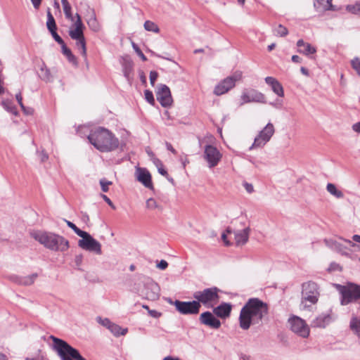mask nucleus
<instances>
[{
    "label": "nucleus",
    "instance_id": "1",
    "mask_svg": "<svg viewBox=\"0 0 360 360\" xmlns=\"http://www.w3.org/2000/svg\"><path fill=\"white\" fill-rule=\"evenodd\" d=\"M268 314L269 307L266 303L259 298H250L240 310V327L243 330H248L252 324L262 322Z\"/></svg>",
    "mask_w": 360,
    "mask_h": 360
},
{
    "label": "nucleus",
    "instance_id": "2",
    "mask_svg": "<svg viewBox=\"0 0 360 360\" xmlns=\"http://www.w3.org/2000/svg\"><path fill=\"white\" fill-rule=\"evenodd\" d=\"M91 145L101 152H110L118 148L119 140L108 129L98 127L91 129Z\"/></svg>",
    "mask_w": 360,
    "mask_h": 360
},
{
    "label": "nucleus",
    "instance_id": "3",
    "mask_svg": "<svg viewBox=\"0 0 360 360\" xmlns=\"http://www.w3.org/2000/svg\"><path fill=\"white\" fill-rule=\"evenodd\" d=\"M32 236L46 248L52 251L64 252L69 248V242L63 236L51 233L35 231Z\"/></svg>",
    "mask_w": 360,
    "mask_h": 360
},
{
    "label": "nucleus",
    "instance_id": "4",
    "mask_svg": "<svg viewBox=\"0 0 360 360\" xmlns=\"http://www.w3.org/2000/svg\"><path fill=\"white\" fill-rule=\"evenodd\" d=\"M53 340L52 349L61 360H86L75 348L65 340L53 335L49 337Z\"/></svg>",
    "mask_w": 360,
    "mask_h": 360
},
{
    "label": "nucleus",
    "instance_id": "5",
    "mask_svg": "<svg viewBox=\"0 0 360 360\" xmlns=\"http://www.w3.org/2000/svg\"><path fill=\"white\" fill-rule=\"evenodd\" d=\"M335 287L340 295L341 305L359 302L358 310L360 311V285L349 282L347 285L335 284Z\"/></svg>",
    "mask_w": 360,
    "mask_h": 360
},
{
    "label": "nucleus",
    "instance_id": "6",
    "mask_svg": "<svg viewBox=\"0 0 360 360\" xmlns=\"http://www.w3.org/2000/svg\"><path fill=\"white\" fill-rule=\"evenodd\" d=\"M319 295V288L317 283L314 281L303 283L302 284L301 308L310 310L311 305L318 302Z\"/></svg>",
    "mask_w": 360,
    "mask_h": 360
},
{
    "label": "nucleus",
    "instance_id": "7",
    "mask_svg": "<svg viewBox=\"0 0 360 360\" xmlns=\"http://www.w3.org/2000/svg\"><path fill=\"white\" fill-rule=\"evenodd\" d=\"M76 18L77 19L70 27L68 33L71 39L76 41L75 46L78 51L84 57L85 60H86V42L83 33L84 25L79 14H76Z\"/></svg>",
    "mask_w": 360,
    "mask_h": 360
},
{
    "label": "nucleus",
    "instance_id": "8",
    "mask_svg": "<svg viewBox=\"0 0 360 360\" xmlns=\"http://www.w3.org/2000/svg\"><path fill=\"white\" fill-rule=\"evenodd\" d=\"M220 290L217 287L205 288L203 290L196 291L193 297L199 304L207 305L213 302H217L219 299Z\"/></svg>",
    "mask_w": 360,
    "mask_h": 360
},
{
    "label": "nucleus",
    "instance_id": "9",
    "mask_svg": "<svg viewBox=\"0 0 360 360\" xmlns=\"http://www.w3.org/2000/svg\"><path fill=\"white\" fill-rule=\"evenodd\" d=\"M169 302L175 307L176 311L184 315L198 314L201 307V304H199V302H196V300L184 302L176 300L173 302L169 299Z\"/></svg>",
    "mask_w": 360,
    "mask_h": 360
},
{
    "label": "nucleus",
    "instance_id": "10",
    "mask_svg": "<svg viewBox=\"0 0 360 360\" xmlns=\"http://www.w3.org/2000/svg\"><path fill=\"white\" fill-rule=\"evenodd\" d=\"M274 132V126L272 123L269 122L255 137L254 143L250 146V150L253 148L264 146L268 141H269Z\"/></svg>",
    "mask_w": 360,
    "mask_h": 360
},
{
    "label": "nucleus",
    "instance_id": "11",
    "mask_svg": "<svg viewBox=\"0 0 360 360\" xmlns=\"http://www.w3.org/2000/svg\"><path fill=\"white\" fill-rule=\"evenodd\" d=\"M240 72H236L234 75L227 77L214 87V94L220 96L228 92L235 86L236 82L240 80Z\"/></svg>",
    "mask_w": 360,
    "mask_h": 360
},
{
    "label": "nucleus",
    "instance_id": "12",
    "mask_svg": "<svg viewBox=\"0 0 360 360\" xmlns=\"http://www.w3.org/2000/svg\"><path fill=\"white\" fill-rule=\"evenodd\" d=\"M290 329L292 332L302 338H307L309 335V328L306 322L301 318L293 316L288 319Z\"/></svg>",
    "mask_w": 360,
    "mask_h": 360
},
{
    "label": "nucleus",
    "instance_id": "13",
    "mask_svg": "<svg viewBox=\"0 0 360 360\" xmlns=\"http://www.w3.org/2000/svg\"><path fill=\"white\" fill-rule=\"evenodd\" d=\"M203 157L207 162L208 167L212 168L219 164L222 158V155L215 146L206 145L205 146Z\"/></svg>",
    "mask_w": 360,
    "mask_h": 360
},
{
    "label": "nucleus",
    "instance_id": "14",
    "mask_svg": "<svg viewBox=\"0 0 360 360\" xmlns=\"http://www.w3.org/2000/svg\"><path fill=\"white\" fill-rule=\"evenodd\" d=\"M142 295L148 300H156L160 297V287L153 280L148 278L144 283Z\"/></svg>",
    "mask_w": 360,
    "mask_h": 360
},
{
    "label": "nucleus",
    "instance_id": "15",
    "mask_svg": "<svg viewBox=\"0 0 360 360\" xmlns=\"http://www.w3.org/2000/svg\"><path fill=\"white\" fill-rule=\"evenodd\" d=\"M240 98L242 100L240 103L241 105L245 103L252 102L262 103H266L265 96L262 93L253 89H245L240 96Z\"/></svg>",
    "mask_w": 360,
    "mask_h": 360
},
{
    "label": "nucleus",
    "instance_id": "16",
    "mask_svg": "<svg viewBox=\"0 0 360 360\" xmlns=\"http://www.w3.org/2000/svg\"><path fill=\"white\" fill-rule=\"evenodd\" d=\"M157 100L164 108L172 105L173 102L169 88L165 84H160L156 93Z\"/></svg>",
    "mask_w": 360,
    "mask_h": 360
},
{
    "label": "nucleus",
    "instance_id": "17",
    "mask_svg": "<svg viewBox=\"0 0 360 360\" xmlns=\"http://www.w3.org/2000/svg\"><path fill=\"white\" fill-rule=\"evenodd\" d=\"M65 221L66 222L67 225L75 231L76 234L82 238V239L79 240L78 242L79 246L86 250H90V235L87 232L79 229L72 222L68 220H65Z\"/></svg>",
    "mask_w": 360,
    "mask_h": 360
},
{
    "label": "nucleus",
    "instance_id": "18",
    "mask_svg": "<svg viewBox=\"0 0 360 360\" xmlns=\"http://www.w3.org/2000/svg\"><path fill=\"white\" fill-rule=\"evenodd\" d=\"M135 174L137 181L141 182L145 187L150 190L154 189L151 174L146 168L136 167Z\"/></svg>",
    "mask_w": 360,
    "mask_h": 360
},
{
    "label": "nucleus",
    "instance_id": "19",
    "mask_svg": "<svg viewBox=\"0 0 360 360\" xmlns=\"http://www.w3.org/2000/svg\"><path fill=\"white\" fill-rule=\"evenodd\" d=\"M200 323L213 329H219L221 327V321L210 311L202 313L199 317Z\"/></svg>",
    "mask_w": 360,
    "mask_h": 360
},
{
    "label": "nucleus",
    "instance_id": "20",
    "mask_svg": "<svg viewBox=\"0 0 360 360\" xmlns=\"http://www.w3.org/2000/svg\"><path fill=\"white\" fill-rule=\"evenodd\" d=\"M232 305L230 303L223 302L214 308L213 313L221 319H226L230 316Z\"/></svg>",
    "mask_w": 360,
    "mask_h": 360
},
{
    "label": "nucleus",
    "instance_id": "21",
    "mask_svg": "<svg viewBox=\"0 0 360 360\" xmlns=\"http://www.w3.org/2000/svg\"><path fill=\"white\" fill-rule=\"evenodd\" d=\"M265 82L271 87L272 91L278 96H284V91L282 84L273 77H266Z\"/></svg>",
    "mask_w": 360,
    "mask_h": 360
},
{
    "label": "nucleus",
    "instance_id": "22",
    "mask_svg": "<svg viewBox=\"0 0 360 360\" xmlns=\"http://www.w3.org/2000/svg\"><path fill=\"white\" fill-rule=\"evenodd\" d=\"M250 232V227L245 228L242 231H238L234 233L236 245L240 246L245 245L249 239Z\"/></svg>",
    "mask_w": 360,
    "mask_h": 360
},
{
    "label": "nucleus",
    "instance_id": "23",
    "mask_svg": "<svg viewBox=\"0 0 360 360\" xmlns=\"http://www.w3.org/2000/svg\"><path fill=\"white\" fill-rule=\"evenodd\" d=\"M332 319L330 314H321L312 321V326L316 328H325L328 325Z\"/></svg>",
    "mask_w": 360,
    "mask_h": 360
},
{
    "label": "nucleus",
    "instance_id": "24",
    "mask_svg": "<svg viewBox=\"0 0 360 360\" xmlns=\"http://www.w3.org/2000/svg\"><path fill=\"white\" fill-rule=\"evenodd\" d=\"M115 337H119L120 335H124L127 333L128 329L127 328H122L119 325L111 323L108 328Z\"/></svg>",
    "mask_w": 360,
    "mask_h": 360
},
{
    "label": "nucleus",
    "instance_id": "25",
    "mask_svg": "<svg viewBox=\"0 0 360 360\" xmlns=\"http://www.w3.org/2000/svg\"><path fill=\"white\" fill-rule=\"evenodd\" d=\"M349 328L360 338V319L357 316H352L349 322Z\"/></svg>",
    "mask_w": 360,
    "mask_h": 360
},
{
    "label": "nucleus",
    "instance_id": "26",
    "mask_svg": "<svg viewBox=\"0 0 360 360\" xmlns=\"http://www.w3.org/2000/svg\"><path fill=\"white\" fill-rule=\"evenodd\" d=\"M122 70L124 76L126 77L127 80H129L131 78V75L133 71V63L130 60H124L122 63Z\"/></svg>",
    "mask_w": 360,
    "mask_h": 360
},
{
    "label": "nucleus",
    "instance_id": "27",
    "mask_svg": "<svg viewBox=\"0 0 360 360\" xmlns=\"http://www.w3.org/2000/svg\"><path fill=\"white\" fill-rule=\"evenodd\" d=\"M38 277V274L37 273L30 274L29 276L19 278L18 281H16L19 284L23 285H30L34 283L35 279Z\"/></svg>",
    "mask_w": 360,
    "mask_h": 360
},
{
    "label": "nucleus",
    "instance_id": "28",
    "mask_svg": "<svg viewBox=\"0 0 360 360\" xmlns=\"http://www.w3.org/2000/svg\"><path fill=\"white\" fill-rule=\"evenodd\" d=\"M77 132L82 138H86L90 143V126L89 124L79 126Z\"/></svg>",
    "mask_w": 360,
    "mask_h": 360
},
{
    "label": "nucleus",
    "instance_id": "29",
    "mask_svg": "<svg viewBox=\"0 0 360 360\" xmlns=\"http://www.w3.org/2000/svg\"><path fill=\"white\" fill-rule=\"evenodd\" d=\"M314 7L317 12L322 13L326 11H332L325 3L324 0H314Z\"/></svg>",
    "mask_w": 360,
    "mask_h": 360
},
{
    "label": "nucleus",
    "instance_id": "30",
    "mask_svg": "<svg viewBox=\"0 0 360 360\" xmlns=\"http://www.w3.org/2000/svg\"><path fill=\"white\" fill-rule=\"evenodd\" d=\"M61 3L63 5V11H64L65 18L67 19L71 20L72 22H74L75 20V17L72 15V12H71L72 8H71L70 4L68 1V0H63V2H61Z\"/></svg>",
    "mask_w": 360,
    "mask_h": 360
},
{
    "label": "nucleus",
    "instance_id": "31",
    "mask_svg": "<svg viewBox=\"0 0 360 360\" xmlns=\"http://www.w3.org/2000/svg\"><path fill=\"white\" fill-rule=\"evenodd\" d=\"M40 77L41 79L46 82H50L52 79V76L50 72V70L44 63H43L40 68Z\"/></svg>",
    "mask_w": 360,
    "mask_h": 360
},
{
    "label": "nucleus",
    "instance_id": "32",
    "mask_svg": "<svg viewBox=\"0 0 360 360\" xmlns=\"http://www.w3.org/2000/svg\"><path fill=\"white\" fill-rule=\"evenodd\" d=\"M327 191L333 195L335 196L338 198H342L344 197L343 193L338 190L335 185L331 183H328L327 184Z\"/></svg>",
    "mask_w": 360,
    "mask_h": 360
},
{
    "label": "nucleus",
    "instance_id": "33",
    "mask_svg": "<svg viewBox=\"0 0 360 360\" xmlns=\"http://www.w3.org/2000/svg\"><path fill=\"white\" fill-rule=\"evenodd\" d=\"M46 26L49 32L57 30L55 19L49 10L47 12Z\"/></svg>",
    "mask_w": 360,
    "mask_h": 360
},
{
    "label": "nucleus",
    "instance_id": "34",
    "mask_svg": "<svg viewBox=\"0 0 360 360\" xmlns=\"http://www.w3.org/2000/svg\"><path fill=\"white\" fill-rule=\"evenodd\" d=\"M297 52L309 56L311 54L315 53L316 52V49L308 43L305 46L302 47V49H298Z\"/></svg>",
    "mask_w": 360,
    "mask_h": 360
},
{
    "label": "nucleus",
    "instance_id": "35",
    "mask_svg": "<svg viewBox=\"0 0 360 360\" xmlns=\"http://www.w3.org/2000/svg\"><path fill=\"white\" fill-rule=\"evenodd\" d=\"M143 27L145 30L148 32H153L155 33H158L160 32L158 26L155 22L150 20H146L144 22Z\"/></svg>",
    "mask_w": 360,
    "mask_h": 360
},
{
    "label": "nucleus",
    "instance_id": "36",
    "mask_svg": "<svg viewBox=\"0 0 360 360\" xmlns=\"http://www.w3.org/2000/svg\"><path fill=\"white\" fill-rule=\"evenodd\" d=\"M60 45L62 48V53H63V55H65L67 57L70 62L74 63L75 61V58L74 55L72 53L71 50L67 47L65 42H63V44Z\"/></svg>",
    "mask_w": 360,
    "mask_h": 360
},
{
    "label": "nucleus",
    "instance_id": "37",
    "mask_svg": "<svg viewBox=\"0 0 360 360\" xmlns=\"http://www.w3.org/2000/svg\"><path fill=\"white\" fill-rule=\"evenodd\" d=\"M274 34L278 37H285L288 34V29L281 24H279L274 30Z\"/></svg>",
    "mask_w": 360,
    "mask_h": 360
},
{
    "label": "nucleus",
    "instance_id": "38",
    "mask_svg": "<svg viewBox=\"0 0 360 360\" xmlns=\"http://www.w3.org/2000/svg\"><path fill=\"white\" fill-rule=\"evenodd\" d=\"M91 252H95L97 255L102 254L101 243L98 241H97L96 239H94L92 236H91Z\"/></svg>",
    "mask_w": 360,
    "mask_h": 360
},
{
    "label": "nucleus",
    "instance_id": "39",
    "mask_svg": "<svg viewBox=\"0 0 360 360\" xmlns=\"http://www.w3.org/2000/svg\"><path fill=\"white\" fill-rule=\"evenodd\" d=\"M101 25L96 18L95 13L93 11H91V31L97 32L101 30Z\"/></svg>",
    "mask_w": 360,
    "mask_h": 360
},
{
    "label": "nucleus",
    "instance_id": "40",
    "mask_svg": "<svg viewBox=\"0 0 360 360\" xmlns=\"http://www.w3.org/2000/svg\"><path fill=\"white\" fill-rule=\"evenodd\" d=\"M346 10L352 14L360 15V1L354 5H347Z\"/></svg>",
    "mask_w": 360,
    "mask_h": 360
},
{
    "label": "nucleus",
    "instance_id": "41",
    "mask_svg": "<svg viewBox=\"0 0 360 360\" xmlns=\"http://www.w3.org/2000/svg\"><path fill=\"white\" fill-rule=\"evenodd\" d=\"M145 98L146 100L152 105H154L155 103V98L153 96V94L150 90H145L144 91Z\"/></svg>",
    "mask_w": 360,
    "mask_h": 360
},
{
    "label": "nucleus",
    "instance_id": "42",
    "mask_svg": "<svg viewBox=\"0 0 360 360\" xmlns=\"http://www.w3.org/2000/svg\"><path fill=\"white\" fill-rule=\"evenodd\" d=\"M352 67L355 70L357 74L360 76V59L357 57L354 58L351 61Z\"/></svg>",
    "mask_w": 360,
    "mask_h": 360
},
{
    "label": "nucleus",
    "instance_id": "43",
    "mask_svg": "<svg viewBox=\"0 0 360 360\" xmlns=\"http://www.w3.org/2000/svg\"><path fill=\"white\" fill-rule=\"evenodd\" d=\"M132 47H133L134 50L135 51V52L141 58V60L143 61L147 60L146 56L143 54V53L142 52V51L140 49V48L139 47V46L136 44H135L134 42H132Z\"/></svg>",
    "mask_w": 360,
    "mask_h": 360
},
{
    "label": "nucleus",
    "instance_id": "44",
    "mask_svg": "<svg viewBox=\"0 0 360 360\" xmlns=\"http://www.w3.org/2000/svg\"><path fill=\"white\" fill-rule=\"evenodd\" d=\"M112 181H108L105 179H102L100 180V184L101 186V190L103 192H108L109 190V186L111 185Z\"/></svg>",
    "mask_w": 360,
    "mask_h": 360
},
{
    "label": "nucleus",
    "instance_id": "45",
    "mask_svg": "<svg viewBox=\"0 0 360 360\" xmlns=\"http://www.w3.org/2000/svg\"><path fill=\"white\" fill-rule=\"evenodd\" d=\"M96 321L99 324L105 327L106 328H108L109 326L112 323L109 319H108V318L102 319L101 316H97Z\"/></svg>",
    "mask_w": 360,
    "mask_h": 360
},
{
    "label": "nucleus",
    "instance_id": "46",
    "mask_svg": "<svg viewBox=\"0 0 360 360\" xmlns=\"http://www.w3.org/2000/svg\"><path fill=\"white\" fill-rule=\"evenodd\" d=\"M146 207L150 210H154L158 207L157 202L153 198H149L146 201Z\"/></svg>",
    "mask_w": 360,
    "mask_h": 360
},
{
    "label": "nucleus",
    "instance_id": "47",
    "mask_svg": "<svg viewBox=\"0 0 360 360\" xmlns=\"http://www.w3.org/2000/svg\"><path fill=\"white\" fill-rule=\"evenodd\" d=\"M2 105L4 106V108L10 112L16 114L15 108L12 105V103L8 101H4L2 102Z\"/></svg>",
    "mask_w": 360,
    "mask_h": 360
},
{
    "label": "nucleus",
    "instance_id": "48",
    "mask_svg": "<svg viewBox=\"0 0 360 360\" xmlns=\"http://www.w3.org/2000/svg\"><path fill=\"white\" fill-rule=\"evenodd\" d=\"M341 270H342L341 266L335 262H332L328 269V271L329 272L335 271H341Z\"/></svg>",
    "mask_w": 360,
    "mask_h": 360
},
{
    "label": "nucleus",
    "instance_id": "49",
    "mask_svg": "<svg viewBox=\"0 0 360 360\" xmlns=\"http://www.w3.org/2000/svg\"><path fill=\"white\" fill-rule=\"evenodd\" d=\"M158 77V73L156 71H150V84L153 86L155 85V82Z\"/></svg>",
    "mask_w": 360,
    "mask_h": 360
},
{
    "label": "nucleus",
    "instance_id": "50",
    "mask_svg": "<svg viewBox=\"0 0 360 360\" xmlns=\"http://www.w3.org/2000/svg\"><path fill=\"white\" fill-rule=\"evenodd\" d=\"M53 38L57 41L60 45L63 44L64 41L63 39L57 34L56 30H53L50 32Z\"/></svg>",
    "mask_w": 360,
    "mask_h": 360
},
{
    "label": "nucleus",
    "instance_id": "51",
    "mask_svg": "<svg viewBox=\"0 0 360 360\" xmlns=\"http://www.w3.org/2000/svg\"><path fill=\"white\" fill-rule=\"evenodd\" d=\"M156 266L161 270H165L167 268L168 263L167 261L162 259L159 262H158Z\"/></svg>",
    "mask_w": 360,
    "mask_h": 360
},
{
    "label": "nucleus",
    "instance_id": "52",
    "mask_svg": "<svg viewBox=\"0 0 360 360\" xmlns=\"http://www.w3.org/2000/svg\"><path fill=\"white\" fill-rule=\"evenodd\" d=\"M148 314L153 318H159L162 316V313L154 309H148Z\"/></svg>",
    "mask_w": 360,
    "mask_h": 360
},
{
    "label": "nucleus",
    "instance_id": "53",
    "mask_svg": "<svg viewBox=\"0 0 360 360\" xmlns=\"http://www.w3.org/2000/svg\"><path fill=\"white\" fill-rule=\"evenodd\" d=\"M15 98H16L18 104L20 105V108H22V110H25V105L22 103V97L20 92H19L18 94H17L15 95Z\"/></svg>",
    "mask_w": 360,
    "mask_h": 360
},
{
    "label": "nucleus",
    "instance_id": "54",
    "mask_svg": "<svg viewBox=\"0 0 360 360\" xmlns=\"http://www.w3.org/2000/svg\"><path fill=\"white\" fill-rule=\"evenodd\" d=\"M101 197L105 200V202H106L113 210L116 209L115 205L112 203L111 200L107 195H105L104 194H101Z\"/></svg>",
    "mask_w": 360,
    "mask_h": 360
},
{
    "label": "nucleus",
    "instance_id": "55",
    "mask_svg": "<svg viewBox=\"0 0 360 360\" xmlns=\"http://www.w3.org/2000/svg\"><path fill=\"white\" fill-rule=\"evenodd\" d=\"M243 186L245 188L246 191L248 193H252L254 191L253 186L251 184H249L248 182H245L243 184Z\"/></svg>",
    "mask_w": 360,
    "mask_h": 360
},
{
    "label": "nucleus",
    "instance_id": "56",
    "mask_svg": "<svg viewBox=\"0 0 360 360\" xmlns=\"http://www.w3.org/2000/svg\"><path fill=\"white\" fill-rule=\"evenodd\" d=\"M153 162L157 167L158 169L159 167L163 166V164H162V161L160 159H158V158H153Z\"/></svg>",
    "mask_w": 360,
    "mask_h": 360
},
{
    "label": "nucleus",
    "instance_id": "57",
    "mask_svg": "<svg viewBox=\"0 0 360 360\" xmlns=\"http://www.w3.org/2000/svg\"><path fill=\"white\" fill-rule=\"evenodd\" d=\"M34 8L38 9L41 4L42 0H30Z\"/></svg>",
    "mask_w": 360,
    "mask_h": 360
},
{
    "label": "nucleus",
    "instance_id": "58",
    "mask_svg": "<svg viewBox=\"0 0 360 360\" xmlns=\"http://www.w3.org/2000/svg\"><path fill=\"white\" fill-rule=\"evenodd\" d=\"M139 76H140V79H141V83L143 84V85H146V77L144 74V72L143 71H141L140 73H139Z\"/></svg>",
    "mask_w": 360,
    "mask_h": 360
},
{
    "label": "nucleus",
    "instance_id": "59",
    "mask_svg": "<svg viewBox=\"0 0 360 360\" xmlns=\"http://www.w3.org/2000/svg\"><path fill=\"white\" fill-rule=\"evenodd\" d=\"M166 148L168 150L171 151L173 154L176 155V150L173 148V146H172L171 143H169V142H166Z\"/></svg>",
    "mask_w": 360,
    "mask_h": 360
},
{
    "label": "nucleus",
    "instance_id": "60",
    "mask_svg": "<svg viewBox=\"0 0 360 360\" xmlns=\"http://www.w3.org/2000/svg\"><path fill=\"white\" fill-rule=\"evenodd\" d=\"M158 172H159L161 175H162V176H165V177H167V176H168V173H167V170L163 167V166H162V167H159V168L158 169Z\"/></svg>",
    "mask_w": 360,
    "mask_h": 360
},
{
    "label": "nucleus",
    "instance_id": "61",
    "mask_svg": "<svg viewBox=\"0 0 360 360\" xmlns=\"http://www.w3.org/2000/svg\"><path fill=\"white\" fill-rule=\"evenodd\" d=\"M292 61L295 63H302V58L297 55H293L292 56Z\"/></svg>",
    "mask_w": 360,
    "mask_h": 360
},
{
    "label": "nucleus",
    "instance_id": "62",
    "mask_svg": "<svg viewBox=\"0 0 360 360\" xmlns=\"http://www.w3.org/2000/svg\"><path fill=\"white\" fill-rule=\"evenodd\" d=\"M352 129L357 133H360V122L354 124L352 125Z\"/></svg>",
    "mask_w": 360,
    "mask_h": 360
},
{
    "label": "nucleus",
    "instance_id": "63",
    "mask_svg": "<svg viewBox=\"0 0 360 360\" xmlns=\"http://www.w3.org/2000/svg\"><path fill=\"white\" fill-rule=\"evenodd\" d=\"M307 43L304 42L303 39H299L297 41V46L298 49H302V47L305 46Z\"/></svg>",
    "mask_w": 360,
    "mask_h": 360
},
{
    "label": "nucleus",
    "instance_id": "64",
    "mask_svg": "<svg viewBox=\"0 0 360 360\" xmlns=\"http://www.w3.org/2000/svg\"><path fill=\"white\" fill-rule=\"evenodd\" d=\"M41 161L43 162L48 159V155L44 152L41 151L39 154Z\"/></svg>",
    "mask_w": 360,
    "mask_h": 360
}]
</instances>
